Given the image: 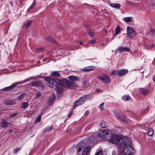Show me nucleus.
<instances>
[{
	"instance_id": "nucleus-38",
	"label": "nucleus",
	"mask_w": 155,
	"mask_h": 155,
	"mask_svg": "<svg viewBox=\"0 0 155 155\" xmlns=\"http://www.w3.org/2000/svg\"><path fill=\"white\" fill-rule=\"evenodd\" d=\"M35 2L34 1L32 3V4L30 6L29 8L28 9V11H29L31 9L34 7V5H35Z\"/></svg>"
},
{
	"instance_id": "nucleus-19",
	"label": "nucleus",
	"mask_w": 155,
	"mask_h": 155,
	"mask_svg": "<svg viewBox=\"0 0 155 155\" xmlns=\"http://www.w3.org/2000/svg\"><path fill=\"white\" fill-rule=\"evenodd\" d=\"M84 102L87 100H90L91 98V95H86L81 97Z\"/></svg>"
},
{
	"instance_id": "nucleus-57",
	"label": "nucleus",
	"mask_w": 155,
	"mask_h": 155,
	"mask_svg": "<svg viewBox=\"0 0 155 155\" xmlns=\"http://www.w3.org/2000/svg\"><path fill=\"white\" fill-rule=\"evenodd\" d=\"M1 114V113L0 112V114Z\"/></svg>"
},
{
	"instance_id": "nucleus-37",
	"label": "nucleus",
	"mask_w": 155,
	"mask_h": 155,
	"mask_svg": "<svg viewBox=\"0 0 155 155\" xmlns=\"http://www.w3.org/2000/svg\"><path fill=\"white\" fill-rule=\"evenodd\" d=\"M21 150V148H20V147L16 148L14 150V154H15L18 151H20Z\"/></svg>"
},
{
	"instance_id": "nucleus-36",
	"label": "nucleus",
	"mask_w": 155,
	"mask_h": 155,
	"mask_svg": "<svg viewBox=\"0 0 155 155\" xmlns=\"http://www.w3.org/2000/svg\"><path fill=\"white\" fill-rule=\"evenodd\" d=\"M116 131L117 132H116V133H117L119 134H120L122 132V129L121 128L119 127H117V128Z\"/></svg>"
},
{
	"instance_id": "nucleus-6",
	"label": "nucleus",
	"mask_w": 155,
	"mask_h": 155,
	"mask_svg": "<svg viewBox=\"0 0 155 155\" xmlns=\"http://www.w3.org/2000/svg\"><path fill=\"white\" fill-rule=\"evenodd\" d=\"M44 78L45 81L49 83L48 84L49 87L51 88L54 87V81H55L56 79H52L50 78V77H45Z\"/></svg>"
},
{
	"instance_id": "nucleus-48",
	"label": "nucleus",
	"mask_w": 155,
	"mask_h": 155,
	"mask_svg": "<svg viewBox=\"0 0 155 155\" xmlns=\"http://www.w3.org/2000/svg\"><path fill=\"white\" fill-rule=\"evenodd\" d=\"M36 50L37 51H38V52H39L41 51L42 50V49L41 48H36Z\"/></svg>"
},
{
	"instance_id": "nucleus-3",
	"label": "nucleus",
	"mask_w": 155,
	"mask_h": 155,
	"mask_svg": "<svg viewBox=\"0 0 155 155\" xmlns=\"http://www.w3.org/2000/svg\"><path fill=\"white\" fill-rule=\"evenodd\" d=\"M134 150L133 148L130 146H126L124 148L123 152L118 155H134Z\"/></svg>"
},
{
	"instance_id": "nucleus-14",
	"label": "nucleus",
	"mask_w": 155,
	"mask_h": 155,
	"mask_svg": "<svg viewBox=\"0 0 155 155\" xmlns=\"http://www.w3.org/2000/svg\"><path fill=\"white\" fill-rule=\"evenodd\" d=\"M55 98V94L54 93H52L51 94V97L48 99V105H51L54 102Z\"/></svg>"
},
{
	"instance_id": "nucleus-45",
	"label": "nucleus",
	"mask_w": 155,
	"mask_h": 155,
	"mask_svg": "<svg viewBox=\"0 0 155 155\" xmlns=\"http://www.w3.org/2000/svg\"><path fill=\"white\" fill-rule=\"evenodd\" d=\"M88 33L89 35L91 37L94 36V34L90 30H89L88 31Z\"/></svg>"
},
{
	"instance_id": "nucleus-18",
	"label": "nucleus",
	"mask_w": 155,
	"mask_h": 155,
	"mask_svg": "<svg viewBox=\"0 0 155 155\" xmlns=\"http://www.w3.org/2000/svg\"><path fill=\"white\" fill-rule=\"evenodd\" d=\"M69 78L71 81H77L79 80V78L77 76H71L68 77Z\"/></svg>"
},
{
	"instance_id": "nucleus-32",
	"label": "nucleus",
	"mask_w": 155,
	"mask_h": 155,
	"mask_svg": "<svg viewBox=\"0 0 155 155\" xmlns=\"http://www.w3.org/2000/svg\"><path fill=\"white\" fill-rule=\"evenodd\" d=\"M124 20L126 22H130L131 21L132 18L131 17H126L124 18Z\"/></svg>"
},
{
	"instance_id": "nucleus-7",
	"label": "nucleus",
	"mask_w": 155,
	"mask_h": 155,
	"mask_svg": "<svg viewBox=\"0 0 155 155\" xmlns=\"http://www.w3.org/2000/svg\"><path fill=\"white\" fill-rule=\"evenodd\" d=\"M98 78L103 82L108 83L110 81L109 77L105 74L101 75L98 77Z\"/></svg>"
},
{
	"instance_id": "nucleus-31",
	"label": "nucleus",
	"mask_w": 155,
	"mask_h": 155,
	"mask_svg": "<svg viewBox=\"0 0 155 155\" xmlns=\"http://www.w3.org/2000/svg\"><path fill=\"white\" fill-rule=\"evenodd\" d=\"M140 90L141 92L144 94H146L148 92L147 90L143 88H140Z\"/></svg>"
},
{
	"instance_id": "nucleus-44",
	"label": "nucleus",
	"mask_w": 155,
	"mask_h": 155,
	"mask_svg": "<svg viewBox=\"0 0 155 155\" xmlns=\"http://www.w3.org/2000/svg\"><path fill=\"white\" fill-rule=\"evenodd\" d=\"M104 103H102L99 106V108L101 110H102L104 108Z\"/></svg>"
},
{
	"instance_id": "nucleus-30",
	"label": "nucleus",
	"mask_w": 155,
	"mask_h": 155,
	"mask_svg": "<svg viewBox=\"0 0 155 155\" xmlns=\"http://www.w3.org/2000/svg\"><path fill=\"white\" fill-rule=\"evenodd\" d=\"M83 87L85 88H87L89 86V84L87 81H83Z\"/></svg>"
},
{
	"instance_id": "nucleus-4",
	"label": "nucleus",
	"mask_w": 155,
	"mask_h": 155,
	"mask_svg": "<svg viewBox=\"0 0 155 155\" xmlns=\"http://www.w3.org/2000/svg\"><path fill=\"white\" fill-rule=\"evenodd\" d=\"M136 34L135 31L133 28L130 26L127 27V35L128 37L132 38Z\"/></svg>"
},
{
	"instance_id": "nucleus-56",
	"label": "nucleus",
	"mask_w": 155,
	"mask_h": 155,
	"mask_svg": "<svg viewBox=\"0 0 155 155\" xmlns=\"http://www.w3.org/2000/svg\"><path fill=\"white\" fill-rule=\"evenodd\" d=\"M114 36H113V38H112V39L111 40H112L113 39V38H114Z\"/></svg>"
},
{
	"instance_id": "nucleus-15",
	"label": "nucleus",
	"mask_w": 155,
	"mask_h": 155,
	"mask_svg": "<svg viewBox=\"0 0 155 155\" xmlns=\"http://www.w3.org/2000/svg\"><path fill=\"white\" fill-rule=\"evenodd\" d=\"M30 85L32 86H42V82L40 81H37L30 84Z\"/></svg>"
},
{
	"instance_id": "nucleus-12",
	"label": "nucleus",
	"mask_w": 155,
	"mask_h": 155,
	"mask_svg": "<svg viewBox=\"0 0 155 155\" xmlns=\"http://www.w3.org/2000/svg\"><path fill=\"white\" fill-rule=\"evenodd\" d=\"M118 51L119 52L126 51L129 52L130 51V49L127 47L121 46L119 47L117 49Z\"/></svg>"
},
{
	"instance_id": "nucleus-55",
	"label": "nucleus",
	"mask_w": 155,
	"mask_h": 155,
	"mask_svg": "<svg viewBox=\"0 0 155 155\" xmlns=\"http://www.w3.org/2000/svg\"><path fill=\"white\" fill-rule=\"evenodd\" d=\"M82 42H80V45H82Z\"/></svg>"
},
{
	"instance_id": "nucleus-25",
	"label": "nucleus",
	"mask_w": 155,
	"mask_h": 155,
	"mask_svg": "<svg viewBox=\"0 0 155 155\" xmlns=\"http://www.w3.org/2000/svg\"><path fill=\"white\" fill-rule=\"evenodd\" d=\"M46 39L47 40L50 41L54 42L55 43H57L56 41L54 39L51 37H47Z\"/></svg>"
},
{
	"instance_id": "nucleus-46",
	"label": "nucleus",
	"mask_w": 155,
	"mask_h": 155,
	"mask_svg": "<svg viewBox=\"0 0 155 155\" xmlns=\"http://www.w3.org/2000/svg\"><path fill=\"white\" fill-rule=\"evenodd\" d=\"M96 40V38H94L93 39L91 40V41L89 43L93 45L94 43L95 42V41Z\"/></svg>"
},
{
	"instance_id": "nucleus-50",
	"label": "nucleus",
	"mask_w": 155,
	"mask_h": 155,
	"mask_svg": "<svg viewBox=\"0 0 155 155\" xmlns=\"http://www.w3.org/2000/svg\"><path fill=\"white\" fill-rule=\"evenodd\" d=\"M85 114L86 115H87L89 114V112L88 111H86L85 112Z\"/></svg>"
},
{
	"instance_id": "nucleus-16",
	"label": "nucleus",
	"mask_w": 155,
	"mask_h": 155,
	"mask_svg": "<svg viewBox=\"0 0 155 155\" xmlns=\"http://www.w3.org/2000/svg\"><path fill=\"white\" fill-rule=\"evenodd\" d=\"M91 149V147L90 146H87L84 150L82 152V155H87Z\"/></svg>"
},
{
	"instance_id": "nucleus-33",
	"label": "nucleus",
	"mask_w": 155,
	"mask_h": 155,
	"mask_svg": "<svg viewBox=\"0 0 155 155\" xmlns=\"http://www.w3.org/2000/svg\"><path fill=\"white\" fill-rule=\"evenodd\" d=\"M100 124V127L103 128H105L106 126V122L103 121H101Z\"/></svg>"
},
{
	"instance_id": "nucleus-39",
	"label": "nucleus",
	"mask_w": 155,
	"mask_h": 155,
	"mask_svg": "<svg viewBox=\"0 0 155 155\" xmlns=\"http://www.w3.org/2000/svg\"><path fill=\"white\" fill-rule=\"evenodd\" d=\"M41 119V116L39 115L38 116V117L36 118V120H35V123H37L38 122H40Z\"/></svg>"
},
{
	"instance_id": "nucleus-35",
	"label": "nucleus",
	"mask_w": 155,
	"mask_h": 155,
	"mask_svg": "<svg viewBox=\"0 0 155 155\" xmlns=\"http://www.w3.org/2000/svg\"><path fill=\"white\" fill-rule=\"evenodd\" d=\"M130 97L129 95H124L122 97V98L123 100L127 101L128 100Z\"/></svg>"
},
{
	"instance_id": "nucleus-53",
	"label": "nucleus",
	"mask_w": 155,
	"mask_h": 155,
	"mask_svg": "<svg viewBox=\"0 0 155 155\" xmlns=\"http://www.w3.org/2000/svg\"><path fill=\"white\" fill-rule=\"evenodd\" d=\"M9 131L10 133H11L12 132V130H9Z\"/></svg>"
},
{
	"instance_id": "nucleus-13",
	"label": "nucleus",
	"mask_w": 155,
	"mask_h": 155,
	"mask_svg": "<svg viewBox=\"0 0 155 155\" xmlns=\"http://www.w3.org/2000/svg\"><path fill=\"white\" fill-rule=\"evenodd\" d=\"M115 115L118 118V119L120 120L123 121V122H125L126 121L124 115L120 114L117 112H116L115 113Z\"/></svg>"
},
{
	"instance_id": "nucleus-43",
	"label": "nucleus",
	"mask_w": 155,
	"mask_h": 155,
	"mask_svg": "<svg viewBox=\"0 0 155 155\" xmlns=\"http://www.w3.org/2000/svg\"><path fill=\"white\" fill-rule=\"evenodd\" d=\"M18 114V113H15L10 115L9 116V118H12L16 117Z\"/></svg>"
},
{
	"instance_id": "nucleus-40",
	"label": "nucleus",
	"mask_w": 155,
	"mask_h": 155,
	"mask_svg": "<svg viewBox=\"0 0 155 155\" xmlns=\"http://www.w3.org/2000/svg\"><path fill=\"white\" fill-rule=\"evenodd\" d=\"M95 155H103L102 150H100L97 151L95 154Z\"/></svg>"
},
{
	"instance_id": "nucleus-41",
	"label": "nucleus",
	"mask_w": 155,
	"mask_h": 155,
	"mask_svg": "<svg viewBox=\"0 0 155 155\" xmlns=\"http://www.w3.org/2000/svg\"><path fill=\"white\" fill-rule=\"evenodd\" d=\"M52 129V126L48 127L46 128L45 130V131H50Z\"/></svg>"
},
{
	"instance_id": "nucleus-24",
	"label": "nucleus",
	"mask_w": 155,
	"mask_h": 155,
	"mask_svg": "<svg viewBox=\"0 0 155 155\" xmlns=\"http://www.w3.org/2000/svg\"><path fill=\"white\" fill-rule=\"evenodd\" d=\"M41 95V92L38 91H37L35 92V98H38L40 97Z\"/></svg>"
},
{
	"instance_id": "nucleus-23",
	"label": "nucleus",
	"mask_w": 155,
	"mask_h": 155,
	"mask_svg": "<svg viewBox=\"0 0 155 155\" xmlns=\"http://www.w3.org/2000/svg\"><path fill=\"white\" fill-rule=\"evenodd\" d=\"M110 6L113 8H115L117 9H119L120 8V5L119 3L111 4L110 5Z\"/></svg>"
},
{
	"instance_id": "nucleus-42",
	"label": "nucleus",
	"mask_w": 155,
	"mask_h": 155,
	"mask_svg": "<svg viewBox=\"0 0 155 155\" xmlns=\"http://www.w3.org/2000/svg\"><path fill=\"white\" fill-rule=\"evenodd\" d=\"M117 73V71L113 70L111 71V75L115 76Z\"/></svg>"
},
{
	"instance_id": "nucleus-47",
	"label": "nucleus",
	"mask_w": 155,
	"mask_h": 155,
	"mask_svg": "<svg viewBox=\"0 0 155 155\" xmlns=\"http://www.w3.org/2000/svg\"><path fill=\"white\" fill-rule=\"evenodd\" d=\"M154 33V30L152 29H151V30L149 32V34L150 35H153Z\"/></svg>"
},
{
	"instance_id": "nucleus-22",
	"label": "nucleus",
	"mask_w": 155,
	"mask_h": 155,
	"mask_svg": "<svg viewBox=\"0 0 155 155\" xmlns=\"http://www.w3.org/2000/svg\"><path fill=\"white\" fill-rule=\"evenodd\" d=\"M93 68V66H88L83 68L82 69V71H88L92 70Z\"/></svg>"
},
{
	"instance_id": "nucleus-34",
	"label": "nucleus",
	"mask_w": 155,
	"mask_h": 155,
	"mask_svg": "<svg viewBox=\"0 0 155 155\" xmlns=\"http://www.w3.org/2000/svg\"><path fill=\"white\" fill-rule=\"evenodd\" d=\"M25 94L24 93H23L17 97V100H20L22 99L25 96Z\"/></svg>"
},
{
	"instance_id": "nucleus-2",
	"label": "nucleus",
	"mask_w": 155,
	"mask_h": 155,
	"mask_svg": "<svg viewBox=\"0 0 155 155\" xmlns=\"http://www.w3.org/2000/svg\"><path fill=\"white\" fill-rule=\"evenodd\" d=\"M107 140L109 142L120 147L124 146L126 143V137H120L119 136L112 134L108 135Z\"/></svg>"
},
{
	"instance_id": "nucleus-52",
	"label": "nucleus",
	"mask_w": 155,
	"mask_h": 155,
	"mask_svg": "<svg viewBox=\"0 0 155 155\" xmlns=\"http://www.w3.org/2000/svg\"><path fill=\"white\" fill-rule=\"evenodd\" d=\"M100 90V89H97L96 91H97V92H99V91Z\"/></svg>"
},
{
	"instance_id": "nucleus-51",
	"label": "nucleus",
	"mask_w": 155,
	"mask_h": 155,
	"mask_svg": "<svg viewBox=\"0 0 155 155\" xmlns=\"http://www.w3.org/2000/svg\"><path fill=\"white\" fill-rule=\"evenodd\" d=\"M153 80L154 82H155V76L153 78Z\"/></svg>"
},
{
	"instance_id": "nucleus-28",
	"label": "nucleus",
	"mask_w": 155,
	"mask_h": 155,
	"mask_svg": "<svg viewBox=\"0 0 155 155\" xmlns=\"http://www.w3.org/2000/svg\"><path fill=\"white\" fill-rule=\"evenodd\" d=\"M120 28L119 26H117L115 29V35H117L121 31Z\"/></svg>"
},
{
	"instance_id": "nucleus-8",
	"label": "nucleus",
	"mask_w": 155,
	"mask_h": 155,
	"mask_svg": "<svg viewBox=\"0 0 155 155\" xmlns=\"http://www.w3.org/2000/svg\"><path fill=\"white\" fill-rule=\"evenodd\" d=\"M109 134H108L107 132L104 130H101L98 134L97 137L98 138H101L103 137L104 136H105V137L107 138L108 137V135Z\"/></svg>"
},
{
	"instance_id": "nucleus-21",
	"label": "nucleus",
	"mask_w": 155,
	"mask_h": 155,
	"mask_svg": "<svg viewBox=\"0 0 155 155\" xmlns=\"http://www.w3.org/2000/svg\"><path fill=\"white\" fill-rule=\"evenodd\" d=\"M32 22V21L31 20H30L28 21H27L26 23L24 24V27L26 28H29Z\"/></svg>"
},
{
	"instance_id": "nucleus-27",
	"label": "nucleus",
	"mask_w": 155,
	"mask_h": 155,
	"mask_svg": "<svg viewBox=\"0 0 155 155\" xmlns=\"http://www.w3.org/2000/svg\"><path fill=\"white\" fill-rule=\"evenodd\" d=\"M4 104L6 105H13L14 104V103L11 101H8L4 102Z\"/></svg>"
},
{
	"instance_id": "nucleus-17",
	"label": "nucleus",
	"mask_w": 155,
	"mask_h": 155,
	"mask_svg": "<svg viewBox=\"0 0 155 155\" xmlns=\"http://www.w3.org/2000/svg\"><path fill=\"white\" fill-rule=\"evenodd\" d=\"M78 147L77 152L78 153H79L81 152L82 149L84 148V143L82 142L78 144Z\"/></svg>"
},
{
	"instance_id": "nucleus-29",
	"label": "nucleus",
	"mask_w": 155,
	"mask_h": 155,
	"mask_svg": "<svg viewBox=\"0 0 155 155\" xmlns=\"http://www.w3.org/2000/svg\"><path fill=\"white\" fill-rule=\"evenodd\" d=\"M28 104L27 102H24L21 104L20 107L21 108H26L28 107Z\"/></svg>"
},
{
	"instance_id": "nucleus-1",
	"label": "nucleus",
	"mask_w": 155,
	"mask_h": 155,
	"mask_svg": "<svg viewBox=\"0 0 155 155\" xmlns=\"http://www.w3.org/2000/svg\"><path fill=\"white\" fill-rule=\"evenodd\" d=\"M54 81L55 90L59 94L61 93L63 87H67L70 89H74L76 87L75 82L68 81L66 79H62L61 81L55 79Z\"/></svg>"
},
{
	"instance_id": "nucleus-10",
	"label": "nucleus",
	"mask_w": 155,
	"mask_h": 155,
	"mask_svg": "<svg viewBox=\"0 0 155 155\" xmlns=\"http://www.w3.org/2000/svg\"><path fill=\"white\" fill-rule=\"evenodd\" d=\"M84 102L81 97L78 99V100L74 102L73 108H74L77 106L80 105Z\"/></svg>"
},
{
	"instance_id": "nucleus-11",
	"label": "nucleus",
	"mask_w": 155,
	"mask_h": 155,
	"mask_svg": "<svg viewBox=\"0 0 155 155\" xmlns=\"http://www.w3.org/2000/svg\"><path fill=\"white\" fill-rule=\"evenodd\" d=\"M128 72V71L126 69H121L118 71L117 74L120 76H122L125 75Z\"/></svg>"
},
{
	"instance_id": "nucleus-26",
	"label": "nucleus",
	"mask_w": 155,
	"mask_h": 155,
	"mask_svg": "<svg viewBox=\"0 0 155 155\" xmlns=\"http://www.w3.org/2000/svg\"><path fill=\"white\" fill-rule=\"evenodd\" d=\"M51 74L55 77H59L60 74L57 71H53L51 73Z\"/></svg>"
},
{
	"instance_id": "nucleus-54",
	"label": "nucleus",
	"mask_w": 155,
	"mask_h": 155,
	"mask_svg": "<svg viewBox=\"0 0 155 155\" xmlns=\"http://www.w3.org/2000/svg\"><path fill=\"white\" fill-rule=\"evenodd\" d=\"M154 4H151V5H150V6H154Z\"/></svg>"
},
{
	"instance_id": "nucleus-49",
	"label": "nucleus",
	"mask_w": 155,
	"mask_h": 155,
	"mask_svg": "<svg viewBox=\"0 0 155 155\" xmlns=\"http://www.w3.org/2000/svg\"><path fill=\"white\" fill-rule=\"evenodd\" d=\"M72 114V112H71L70 113H69L68 115V117H70L71 115Z\"/></svg>"
},
{
	"instance_id": "nucleus-9",
	"label": "nucleus",
	"mask_w": 155,
	"mask_h": 155,
	"mask_svg": "<svg viewBox=\"0 0 155 155\" xmlns=\"http://www.w3.org/2000/svg\"><path fill=\"white\" fill-rule=\"evenodd\" d=\"M9 123L5 119H2L1 123H0V125L1 127L3 128H6L8 127Z\"/></svg>"
},
{
	"instance_id": "nucleus-5",
	"label": "nucleus",
	"mask_w": 155,
	"mask_h": 155,
	"mask_svg": "<svg viewBox=\"0 0 155 155\" xmlns=\"http://www.w3.org/2000/svg\"><path fill=\"white\" fill-rule=\"evenodd\" d=\"M25 82V81H20L16 83H15L10 86L7 87L3 88L2 89V90L3 91H10L12 89H13L15 87L18 86L19 84L24 83Z\"/></svg>"
},
{
	"instance_id": "nucleus-20",
	"label": "nucleus",
	"mask_w": 155,
	"mask_h": 155,
	"mask_svg": "<svg viewBox=\"0 0 155 155\" xmlns=\"http://www.w3.org/2000/svg\"><path fill=\"white\" fill-rule=\"evenodd\" d=\"M154 131L151 128H150L147 131V134L149 136H152L153 134Z\"/></svg>"
}]
</instances>
